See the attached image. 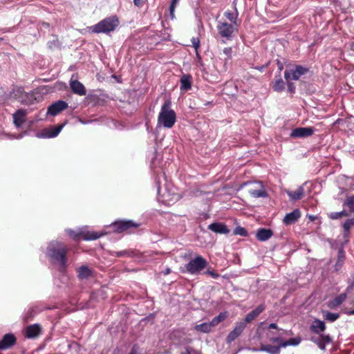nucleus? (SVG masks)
I'll list each match as a JSON object with an SVG mask.
<instances>
[{
	"mask_svg": "<svg viewBox=\"0 0 354 354\" xmlns=\"http://www.w3.org/2000/svg\"><path fill=\"white\" fill-rule=\"evenodd\" d=\"M185 351L182 352L181 354H190V351L188 348H185Z\"/></svg>",
	"mask_w": 354,
	"mask_h": 354,
	"instance_id": "52",
	"label": "nucleus"
},
{
	"mask_svg": "<svg viewBox=\"0 0 354 354\" xmlns=\"http://www.w3.org/2000/svg\"><path fill=\"white\" fill-rule=\"evenodd\" d=\"M268 328H269L277 329V325L275 323H272V324H270L268 326Z\"/></svg>",
	"mask_w": 354,
	"mask_h": 354,
	"instance_id": "50",
	"label": "nucleus"
},
{
	"mask_svg": "<svg viewBox=\"0 0 354 354\" xmlns=\"http://www.w3.org/2000/svg\"><path fill=\"white\" fill-rule=\"evenodd\" d=\"M63 127H64V124H61L58 127H55L53 129V130L49 134L47 135V137L53 138V137L57 136L59 134V133L61 131Z\"/></svg>",
	"mask_w": 354,
	"mask_h": 354,
	"instance_id": "35",
	"label": "nucleus"
},
{
	"mask_svg": "<svg viewBox=\"0 0 354 354\" xmlns=\"http://www.w3.org/2000/svg\"><path fill=\"white\" fill-rule=\"evenodd\" d=\"M171 272V270L169 268H167L165 272V274H168Z\"/></svg>",
	"mask_w": 354,
	"mask_h": 354,
	"instance_id": "53",
	"label": "nucleus"
},
{
	"mask_svg": "<svg viewBox=\"0 0 354 354\" xmlns=\"http://www.w3.org/2000/svg\"><path fill=\"white\" fill-rule=\"evenodd\" d=\"M92 276V270L86 266H82L78 269V277L81 279H87Z\"/></svg>",
	"mask_w": 354,
	"mask_h": 354,
	"instance_id": "24",
	"label": "nucleus"
},
{
	"mask_svg": "<svg viewBox=\"0 0 354 354\" xmlns=\"http://www.w3.org/2000/svg\"><path fill=\"white\" fill-rule=\"evenodd\" d=\"M176 119V113L171 109V102L167 100L161 107L158 118V126L170 129L174 125Z\"/></svg>",
	"mask_w": 354,
	"mask_h": 354,
	"instance_id": "1",
	"label": "nucleus"
},
{
	"mask_svg": "<svg viewBox=\"0 0 354 354\" xmlns=\"http://www.w3.org/2000/svg\"><path fill=\"white\" fill-rule=\"evenodd\" d=\"M10 97L14 99L23 104H29L32 102V96L24 91L22 87H15L9 95Z\"/></svg>",
	"mask_w": 354,
	"mask_h": 354,
	"instance_id": "5",
	"label": "nucleus"
},
{
	"mask_svg": "<svg viewBox=\"0 0 354 354\" xmlns=\"http://www.w3.org/2000/svg\"><path fill=\"white\" fill-rule=\"evenodd\" d=\"M17 339L12 333L6 334L0 340V351L11 348L16 344Z\"/></svg>",
	"mask_w": 354,
	"mask_h": 354,
	"instance_id": "9",
	"label": "nucleus"
},
{
	"mask_svg": "<svg viewBox=\"0 0 354 354\" xmlns=\"http://www.w3.org/2000/svg\"><path fill=\"white\" fill-rule=\"evenodd\" d=\"M277 67H278V69L281 71L283 68V63L279 61V60H277Z\"/></svg>",
	"mask_w": 354,
	"mask_h": 354,
	"instance_id": "47",
	"label": "nucleus"
},
{
	"mask_svg": "<svg viewBox=\"0 0 354 354\" xmlns=\"http://www.w3.org/2000/svg\"><path fill=\"white\" fill-rule=\"evenodd\" d=\"M346 299V294L342 293L333 300V301H332L333 305L335 306H339L345 301Z\"/></svg>",
	"mask_w": 354,
	"mask_h": 354,
	"instance_id": "29",
	"label": "nucleus"
},
{
	"mask_svg": "<svg viewBox=\"0 0 354 354\" xmlns=\"http://www.w3.org/2000/svg\"><path fill=\"white\" fill-rule=\"evenodd\" d=\"M234 234L243 236H246L248 234L246 230L241 226H238L234 229Z\"/></svg>",
	"mask_w": 354,
	"mask_h": 354,
	"instance_id": "36",
	"label": "nucleus"
},
{
	"mask_svg": "<svg viewBox=\"0 0 354 354\" xmlns=\"http://www.w3.org/2000/svg\"><path fill=\"white\" fill-rule=\"evenodd\" d=\"M286 193L289 196V197L290 198L291 200L297 201V200L301 199L303 197L304 190L302 187H299L295 192L287 191Z\"/></svg>",
	"mask_w": 354,
	"mask_h": 354,
	"instance_id": "25",
	"label": "nucleus"
},
{
	"mask_svg": "<svg viewBox=\"0 0 354 354\" xmlns=\"http://www.w3.org/2000/svg\"><path fill=\"white\" fill-rule=\"evenodd\" d=\"M326 329L325 323L319 319H315L310 326V330L315 333L319 334Z\"/></svg>",
	"mask_w": 354,
	"mask_h": 354,
	"instance_id": "23",
	"label": "nucleus"
},
{
	"mask_svg": "<svg viewBox=\"0 0 354 354\" xmlns=\"http://www.w3.org/2000/svg\"><path fill=\"white\" fill-rule=\"evenodd\" d=\"M208 229L219 234H227L230 232L227 226L221 223H213L208 226Z\"/></svg>",
	"mask_w": 354,
	"mask_h": 354,
	"instance_id": "18",
	"label": "nucleus"
},
{
	"mask_svg": "<svg viewBox=\"0 0 354 354\" xmlns=\"http://www.w3.org/2000/svg\"><path fill=\"white\" fill-rule=\"evenodd\" d=\"M48 255L54 261L59 262L62 266L66 263V249L60 242L51 243L48 248Z\"/></svg>",
	"mask_w": 354,
	"mask_h": 354,
	"instance_id": "2",
	"label": "nucleus"
},
{
	"mask_svg": "<svg viewBox=\"0 0 354 354\" xmlns=\"http://www.w3.org/2000/svg\"><path fill=\"white\" fill-rule=\"evenodd\" d=\"M282 348V346H280V345L276 346H272L270 344H261L259 349H257L256 348H253L251 350L252 351H265L270 354H279L280 353V348Z\"/></svg>",
	"mask_w": 354,
	"mask_h": 354,
	"instance_id": "15",
	"label": "nucleus"
},
{
	"mask_svg": "<svg viewBox=\"0 0 354 354\" xmlns=\"http://www.w3.org/2000/svg\"><path fill=\"white\" fill-rule=\"evenodd\" d=\"M288 90L290 93H294L295 90L294 84L290 81L288 82Z\"/></svg>",
	"mask_w": 354,
	"mask_h": 354,
	"instance_id": "44",
	"label": "nucleus"
},
{
	"mask_svg": "<svg viewBox=\"0 0 354 354\" xmlns=\"http://www.w3.org/2000/svg\"><path fill=\"white\" fill-rule=\"evenodd\" d=\"M133 3L136 6H141L142 5V0H133Z\"/></svg>",
	"mask_w": 354,
	"mask_h": 354,
	"instance_id": "49",
	"label": "nucleus"
},
{
	"mask_svg": "<svg viewBox=\"0 0 354 354\" xmlns=\"http://www.w3.org/2000/svg\"><path fill=\"white\" fill-rule=\"evenodd\" d=\"M273 89L277 92H281L284 89V82L282 79L280 78L275 82Z\"/></svg>",
	"mask_w": 354,
	"mask_h": 354,
	"instance_id": "31",
	"label": "nucleus"
},
{
	"mask_svg": "<svg viewBox=\"0 0 354 354\" xmlns=\"http://www.w3.org/2000/svg\"><path fill=\"white\" fill-rule=\"evenodd\" d=\"M300 216V211L298 209H295L292 212L287 214L283 221L286 225H290L295 223Z\"/></svg>",
	"mask_w": 354,
	"mask_h": 354,
	"instance_id": "17",
	"label": "nucleus"
},
{
	"mask_svg": "<svg viewBox=\"0 0 354 354\" xmlns=\"http://www.w3.org/2000/svg\"><path fill=\"white\" fill-rule=\"evenodd\" d=\"M245 328V323L241 322L236 324L235 328L232 330L226 337V342L231 343L234 341L243 331Z\"/></svg>",
	"mask_w": 354,
	"mask_h": 354,
	"instance_id": "11",
	"label": "nucleus"
},
{
	"mask_svg": "<svg viewBox=\"0 0 354 354\" xmlns=\"http://www.w3.org/2000/svg\"><path fill=\"white\" fill-rule=\"evenodd\" d=\"M300 342H301L300 338H292L287 341H285L283 344H281L280 345V346H282V348H283V347H286L288 346H296V345L299 344L300 343Z\"/></svg>",
	"mask_w": 354,
	"mask_h": 354,
	"instance_id": "30",
	"label": "nucleus"
},
{
	"mask_svg": "<svg viewBox=\"0 0 354 354\" xmlns=\"http://www.w3.org/2000/svg\"><path fill=\"white\" fill-rule=\"evenodd\" d=\"M309 69L302 66H296L295 68H290L285 71L284 77L287 82L290 80H298L299 77L308 72Z\"/></svg>",
	"mask_w": 354,
	"mask_h": 354,
	"instance_id": "7",
	"label": "nucleus"
},
{
	"mask_svg": "<svg viewBox=\"0 0 354 354\" xmlns=\"http://www.w3.org/2000/svg\"><path fill=\"white\" fill-rule=\"evenodd\" d=\"M139 225L132 221H121L114 223L115 231L118 233L122 232L131 227H138Z\"/></svg>",
	"mask_w": 354,
	"mask_h": 354,
	"instance_id": "13",
	"label": "nucleus"
},
{
	"mask_svg": "<svg viewBox=\"0 0 354 354\" xmlns=\"http://www.w3.org/2000/svg\"><path fill=\"white\" fill-rule=\"evenodd\" d=\"M119 21L116 17L106 18L93 27V32H109L115 30L118 26Z\"/></svg>",
	"mask_w": 354,
	"mask_h": 354,
	"instance_id": "3",
	"label": "nucleus"
},
{
	"mask_svg": "<svg viewBox=\"0 0 354 354\" xmlns=\"http://www.w3.org/2000/svg\"><path fill=\"white\" fill-rule=\"evenodd\" d=\"M207 266V261L203 257L197 256L186 264L185 268L189 273L196 274L205 269Z\"/></svg>",
	"mask_w": 354,
	"mask_h": 354,
	"instance_id": "4",
	"label": "nucleus"
},
{
	"mask_svg": "<svg viewBox=\"0 0 354 354\" xmlns=\"http://www.w3.org/2000/svg\"><path fill=\"white\" fill-rule=\"evenodd\" d=\"M339 314L330 312H326L324 315V318L330 322H334L339 317Z\"/></svg>",
	"mask_w": 354,
	"mask_h": 354,
	"instance_id": "34",
	"label": "nucleus"
},
{
	"mask_svg": "<svg viewBox=\"0 0 354 354\" xmlns=\"http://www.w3.org/2000/svg\"><path fill=\"white\" fill-rule=\"evenodd\" d=\"M126 253H127V252H126V251H123V252H116V255H117L118 257H120V256L124 255V254H126Z\"/></svg>",
	"mask_w": 354,
	"mask_h": 354,
	"instance_id": "51",
	"label": "nucleus"
},
{
	"mask_svg": "<svg viewBox=\"0 0 354 354\" xmlns=\"http://www.w3.org/2000/svg\"><path fill=\"white\" fill-rule=\"evenodd\" d=\"M265 309L264 305L261 304L257 307L254 310L249 313L245 317V320L243 322L250 323L253 321L256 317H257Z\"/></svg>",
	"mask_w": 354,
	"mask_h": 354,
	"instance_id": "19",
	"label": "nucleus"
},
{
	"mask_svg": "<svg viewBox=\"0 0 354 354\" xmlns=\"http://www.w3.org/2000/svg\"><path fill=\"white\" fill-rule=\"evenodd\" d=\"M68 107V104L63 101L59 100L52 104L48 109L47 113L51 115H56L61 111L65 110Z\"/></svg>",
	"mask_w": 354,
	"mask_h": 354,
	"instance_id": "12",
	"label": "nucleus"
},
{
	"mask_svg": "<svg viewBox=\"0 0 354 354\" xmlns=\"http://www.w3.org/2000/svg\"><path fill=\"white\" fill-rule=\"evenodd\" d=\"M42 26L48 28L49 26V24L48 23L44 22L42 23Z\"/></svg>",
	"mask_w": 354,
	"mask_h": 354,
	"instance_id": "54",
	"label": "nucleus"
},
{
	"mask_svg": "<svg viewBox=\"0 0 354 354\" xmlns=\"http://www.w3.org/2000/svg\"><path fill=\"white\" fill-rule=\"evenodd\" d=\"M273 235V232L270 229L259 228L256 234L257 239L261 241L268 240Z\"/></svg>",
	"mask_w": 354,
	"mask_h": 354,
	"instance_id": "20",
	"label": "nucleus"
},
{
	"mask_svg": "<svg viewBox=\"0 0 354 354\" xmlns=\"http://www.w3.org/2000/svg\"><path fill=\"white\" fill-rule=\"evenodd\" d=\"M41 333V327L39 324H33L27 327L26 335L28 338H35Z\"/></svg>",
	"mask_w": 354,
	"mask_h": 354,
	"instance_id": "22",
	"label": "nucleus"
},
{
	"mask_svg": "<svg viewBox=\"0 0 354 354\" xmlns=\"http://www.w3.org/2000/svg\"><path fill=\"white\" fill-rule=\"evenodd\" d=\"M347 205L351 212L354 213V196H351L347 198L344 206Z\"/></svg>",
	"mask_w": 354,
	"mask_h": 354,
	"instance_id": "33",
	"label": "nucleus"
},
{
	"mask_svg": "<svg viewBox=\"0 0 354 354\" xmlns=\"http://www.w3.org/2000/svg\"><path fill=\"white\" fill-rule=\"evenodd\" d=\"M351 315H354V310L350 312Z\"/></svg>",
	"mask_w": 354,
	"mask_h": 354,
	"instance_id": "55",
	"label": "nucleus"
},
{
	"mask_svg": "<svg viewBox=\"0 0 354 354\" xmlns=\"http://www.w3.org/2000/svg\"><path fill=\"white\" fill-rule=\"evenodd\" d=\"M217 29L219 35L222 37H226L227 39L230 38L232 36L235 30V28L233 25L229 24L227 22H221L218 26Z\"/></svg>",
	"mask_w": 354,
	"mask_h": 354,
	"instance_id": "8",
	"label": "nucleus"
},
{
	"mask_svg": "<svg viewBox=\"0 0 354 354\" xmlns=\"http://www.w3.org/2000/svg\"><path fill=\"white\" fill-rule=\"evenodd\" d=\"M72 91L80 95H86V89L84 85L77 80H71L70 83Z\"/></svg>",
	"mask_w": 354,
	"mask_h": 354,
	"instance_id": "21",
	"label": "nucleus"
},
{
	"mask_svg": "<svg viewBox=\"0 0 354 354\" xmlns=\"http://www.w3.org/2000/svg\"><path fill=\"white\" fill-rule=\"evenodd\" d=\"M210 104V102H207L205 104H206V105H208V104Z\"/></svg>",
	"mask_w": 354,
	"mask_h": 354,
	"instance_id": "56",
	"label": "nucleus"
},
{
	"mask_svg": "<svg viewBox=\"0 0 354 354\" xmlns=\"http://www.w3.org/2000/svg\"><path fill=\"white\" fill-rule=\"evenodd\" d=\"M270 340L273 343H278L279 345H281V344H283L285 342V341H283V339L279 337H272V338H270Z\"/></svg>",
	"mask_w": 354,
	"mask_h": 354,
	"instance_id": "42",
	"label": "nucleus"
},
{
	"mask_svg": "<svg viewBox=\"0 0 354 354\" xmlns=\"http://www.w3.org/2000/svg\"><path fill=\"white\" fill-rule=\"evenodd\" d=\"M191 77L189 75H184L180 78V88L182 90L187 91L191 88Z\"/></svg>",
	"mask_w": 354,
	"mask_h": 354,
	"instance_id": "27",
	"label": "nucleus"
},
{
	"mask_svg": "<svg viewBox=\"0 0 354 354\" xmlns=\"http://www.w3.org/2000/svg\"><path fill=\"white\" fill-rule=\"evenodd\" d=\"M101 236V234L96 232L88 233L84 235L85 240H95Z\"/></svg>",
	"mask_w": 354,
	"mask_h": 354,
	"instance_id": "37",
	"label": "nucleus"
},
{
	"mask_svg": "<svg viewBox=\"0 0 354 354\" xmlns=\"http://www.w3.org/2000/svg\"><path fill=\"white\" fill-rule=\"evenodd\" d=\"M310 339L323 351L326 349V344L332 342V339L328 335H321L319 337H312Z\"/></svg>",
	"mask_w": 354,
	"mask_h": 354,
	"instance_id": "14",
	"label": "nucleus"
},
{
	"mask_svg": "<svg viewBox=\"0 0 354 354\" xmlns=\"http://www.w3.org/2000/svg\"><path fill=\"white\" fill-rule=\"evenodd\" d=\"M26 111L24 109H19L13 114V120L15 124L19 127L26 121Z\"/></svg>",
	"mask_w": 354,
	"mask_h": 354,
	"instance_id": "16",
	"label": "nucleus"
},
{
	"mask_svg": "<svg viewBox=\"0 0 354 354\" xmlns=\"http://www.w3.org/2000/svg\"><path fill=\"white\" fill-rule=\"evenodd\" d=\"M345 253L343 248H340L338 251L337 261L335 265V270H339L344 264L345 260Z\"/></svg>",
	"mask_w": 354,
	"mask_h": 354,
	"instance_id": "26",
	"label": "nucleus"
},
{
	"mask_svg": "<svg viewBox=\"0 0 354 354\" xmlns=\"http://www.w3.org/2000/svg\"><path fill=\"white\" fill-rule=\"evenodd\" d=\"M314 131L313 127H299L291 132L290 136L292 138H306L313 135Z\"/></svg>",
	"mask_w": 354,
	"mask_h": 354,
	"instance_id": "10",
	"label": "nucleus"
},
{
	"mask_svg": "<svg viewBox=\"0 0 354 354\" xmlns=\"http://www.w3.org/2000/svg\"><path fill=\"white\" fill-rule=\"evenodd\" d=\"M67 232H68V234H69V236H73L74 239L77 238V234H76L75 233V232H73V230H67Z\"/></svg>",
	"mask_w": 354,
	"mask_h": 354,
	"instance_id": "48",
	"label": "nucleus"
},
{
	"mask_svg": "<svg viewBox=\"0 0 354 354\" xmlns=\"http://www.w3.org/2000/svg\"><path fill=\"white\" fill-rule=\"evenodd\" d=\"M225 16L230 21H232L234 24H236V19H237V16L236 15H234V14H233L232 12H225Z\"/></svg>",
	"mask_w": 354,
	"mask_h": 354,
	"instance_id": "38",
	"label": "nucleus"
},
{
	"mask_svg": "<svg viewBox=\"0 0 354 354\" xmlns=\"http://www.w3.org/2000/svg\"><path fill=\"white\" fill-rule=\"evenodd\" d=\"M223 55L225 56V60H227L232 58V48H225L223 51Z\"/></svg>",
	"mask_w": 354,
	"mask_h": 354,
	"instance_id": "40",
	"label": "nucleus"
},
{
	"mask_svg": "<svg viewBox=\"0 0 354 354\" xmlns=\"http://www.w3.org/2000/svg\"><path fill=\"white\" fill-rule=\"evenodd\" d=\"M129 354H133V353H129Z\"/></svg>",
	"mask_w": 354,
	"mask_h": 354,
	"instance_id": "57",
	"label": "nucleus"
},
{
	"mask_svg": "<svg viewBox=\"0 0 354 354\" xmlns=\"http://www.w3.org/2000/svg\"><path fill=\"white\" fill-rule=\"evenodd\" d=\"M194 330L198 332L207 333L212 330V328L209 322H205L201 324H197L194 326Z\"/></svg>",
	"mask_w": 354,
	"mask_h": 354,
	"instance_id": "28",
	"label": "nucleus"
},
{
	"mask_svg": "<svg viewBox=\"0 0 354 354\" xmlns=\"http://www.w3.org/2000/svg\"><path fill=\"white\" fill-rule=\"evenodd\" d=\"M211 328H214L219 324L216 317H214L211 322H209Z\"/></svg>",
	"mask_w": 354,
	"mask_h": 354,
	"instance_id": "43",
	"label": "nucleus"
},
{
	"mask_svg": "<svg viewBox=\"0 0 354 354\" xmlns=\"http://www.w3.org/2000/svg\"><path fill=\"white\" fill-rule=\"evenodd\" d=\"M244 185L248 186V192L254 198L267 196V193L261 182H250Z\"/></svg>",
	"mask_w": 354,
	"mask_h": 354,
	"instance_id": "6",
	"label": "nucleus"
},
{
	"mask_svg": "<svg viewBox=\"0 0 354 354\" xmlns=\"http://www.w3.org/2000/svg\"><path fill=\"white\" fill-rule=\"evenodd\" d=\"M205 274H209L210 276H212V277L213 278H214V279H216V278H218V277H219V274H217V273L214 272V271H212V270H207V271L205 272Z\"/></svg>",
	"mask_w": 354,
	"mask_h": 354,
	"instance_id": "46",
	"label": "nucleus"
},
{
	"mask_svg": "<svg viewBox=\"0 0 354 354\" xmlns=\"http://www.w3.org/2000/svg\"><path fill=\"white\" fill-rule=\"evenodd\" d=\"M348 216V213L345 210H343L339 212H332L329 214V217L333 220L338 219L342 216Z\"/></svg>",
	"mask_w": 354,
	"mask_h": 354,
	"instance_id": "32",
	"label": "nucleus"
},
{
	"mask_svg": "<svg viewBox=\"0 0 354 354\" xmlns=\"http://www.w3.org/2000/svg\"><path fill=\"white\" fill-rule=\"evenodd\" d=\"M227 317V315L225 313H220L218 316H216V318L218 319V321L220 322H221L222 321L225 320Z\"/></svg>",
	"mask_w": 354,
	"mask_h": 354,
	"instance_id": "45",
	"label": "nucleus"
},
{
	"mask_svg": "<svg viewBox=\"0 0 354 354\" xmlns=\"http://www.w3.org/2000/svg\"><path fill=\"white\" fill-rule=\"evenodd\" d=\"M192 43L195 50H197L200 47V40L198 37H193L192 39Z\"/></svg>",
	"mask_w": 354,
	"mask_h": 354,
	"instance_id": "41",
	"label": "nucleus"
},
{
	"mask_svg": "<svg viewBox=\"0 0 354 354\" xmlns=\"http://www.w3.org/2000/svg\"><path fill=\"white\" fill-rule=\"evenodd\" d=\"M178 0H171V5L169 6L170 16L173 19L174 17V10Z\"/></svg>",
	"mask_w": 354,
	"mask_h": 354,
	"instance_id": "39",
	"label": "nucleus"
}]
</instances>
